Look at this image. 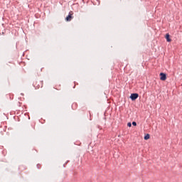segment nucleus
<instances>
[{
    "instance_id": "obj_1",
    "label": "nucleus",
    "mask_w": 182,
    "mask_h": 182,
    "mask_svg": "<svg viewBox=\"0 0 182 182\" xmlns=\"http://www.w3.org/2000/svg\"><path fill=\"white\" fill-rule=\"evenodd\" d=\"M33 85L36 89H40V87H43V81L37 80Z\"/></svg>"
},
{
    "instance_id": "obj_2",
    "label": "nucleus",
    "mask_w": 182,
    "mask_h": 182,
    "mask_svg": "<svg viewBox=\"0 0 182 182\" xmlns=\"http://www.w3.org/2000/svg\"><path fill=\"white\" fill-rule=\"evenodd\" d=\"M73 11H70L68 14V16L66 17L65 21H67V22H70V21H72V19L73 18Z\"/></svg>"
},
{
    "instance_id": "obj_3",
    "label": "nucleus",
    "mask_w": 182,
    "mask_h": 182,
    "mask_svg": "<svg viewBox=\"0 0 182 182\" xmlns=\"http://www.w3.org/2000/svg\"><path fill=\"white\" fill-rule=\"evenodd\" d=\"M160 80H163V81H164V80H166V79H167V75L164 73H160Z\"/></svg>"
},
{
    "instance_id": "obj_4",
    "label": "nucleus",
    "mask_w": 182,
    "mask_h": 182,
    "mask_svg": "<svg viewBox=\"0 0 182 182\" xmlns=\"http://www.w3.org/2000/svg\"><path fill=\"white\" fill-rule=\"evenodd\" d=\"M137 97H139V94L137 93H133L130 96V98L132 100H136V99H137Z\"/></svg>"
},
{
    "instance_id": "obj_5",
    "label": "nucleus",
    "mask_w": 182,
    "mask_h": 182,
    "mask_svg": "<svg viewBox=\"0 0 182 182\" xmlns=\"http://www.w3.org/2000/svg\"><path fill=\"white\" fill-rule=\"evenodd\" d=\"M166 39L167 42H171V38H170V34L167 33L166 35Z\"/></svg>"
},
{
    "instance_id": "obj_6",
    "label": "nucleus",
    "mask_w": 182,
    "mask_h": 182,
    "mask_svg": "<svg viewBox=\"0 0 182 182\" xmlns=\"http://www.w3.org/2000/svg\"><path fill=\"white\" fill-rule=\"evenodd\" d=\"M149 139H150V134H147L144 136V140H149Z\"/></svg>"
},
{
    "instance_id": "obj_7",
    "label": "nucleus",
    "mask_w": 182,
    "mask_h": 182,
    "mask_svg": "<svg viewBox=\"0 0 182 182\" xmlns=\"http://www.w3.org/2000/svg\"><path fill=\"white\" fill-rule=\"evenodd\" d=\"M73 109H76L77 107V104L73 103L72 105Z\"/></svg>"
},
{
    "instance_id": "obj_8",
    "label": "nucleus",
    "mask_w": 182,
    "mask_h": 182,
    "mask_svg": "<svg viewBox=\"0 0 182 182\" xmlns=\"http://www.w3.org/2000/svg\"><path fill=\"white\" fill-rule=\"evenodd\" d=\"M127 126L128 127H132V122H128Z\"/></svg>"
},
{
    "instance_id": "obj_9",
    "label": "nucleus",
    "mask_w": 182,
    "mask_h": 182,
    "mask_svg": "<svg viewBox=\"0 0 182 182\" xmlns=\"http://www.w3.org/2000/svg\"><path fill=\"white\" fill-rule=\"evenodd\" d=\"M132 125H133V126H137V123H136V122H132Z\"/></svg>"
},
{
    "instance_id": "obj_10",
    "label": "nucleus",
    "mask_w": 182,
    "mask_h": 182,
    "mask_svg": "<svg viewBox=\"0 0 182 182\" xmlns=\"http://www.w3.org/2000/svg\"><path fill=\"white\" fill-rule=\"evenodd\" d=\"M37 167H38V168H41V167H42V165H41V164H37Z\"/></svg>"
},
{
    "instance_id": "obj_11",
    "label": "nucleus",
    "mask_w": 182,
    "mask_h": 182,
    "mask_svg": "<svg viewBox=\"0 0 182 182\" xmlns=\"http://www.w3.org/2000/svg\"><path fill=\"white\" fill-rule=\"evenodd\" d=\"M21 103L19 102L17 103V106H18L19 107H21Z\"/></svg>"
},
{
    "instance_id": "obj_12",
    "label": "nucleus",
    "mask_w": 182,
    "mask_h": 182,
    "mask_svg": "<svg viewBox=\"0 0 182 182\" xmlns=\"http://www.w3.org/2000/svg\"><path fill=\"white\" fill-rule=\"evenodd\" d=\"M1 135H4V132L1 131Z\"/></svg>"
},
{
    "instance_id": "obj_13",
    "label": "nucleus",
    "mask_w": 182,
    "mask_h": 182,
    "mask_svg": "<svg viewBox=\"0 0 182 182\" xmlns=\"http://www.w3.org/2000/svg\"><path fill=\"white\" fill-rule=\"evenodd\" d=\"M33 130H35V125H33Z\"/></svg>"
},
{
    "instance_id": "obj_14",
    "label": "nucleus",
    "mask_w": 182,
    "mask_h": 182,
    "mask_svg": "<svg viewBox=\"0 0 182 182\" xmlns=\"http://www.w3.org/2000/svg\"><path fill=\"white\" fill-rule=\"evenodd\" d=\"M3 153H6V150H4V151H3Z\"/></svg>"
}]
</instances>
